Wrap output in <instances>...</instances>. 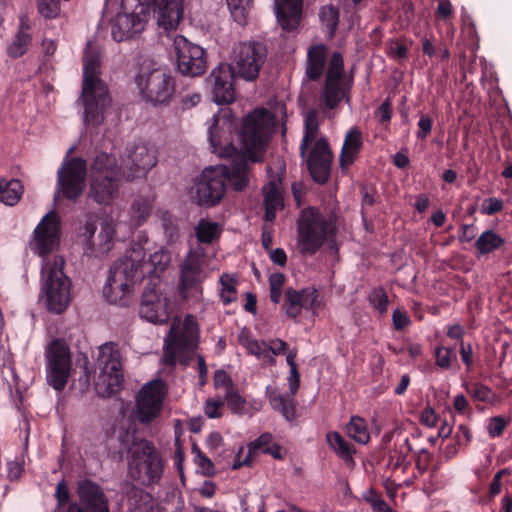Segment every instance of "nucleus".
<instances>
[{
  "instance_id": "6ab92c4d",
  "label": "nucleus",
  "mask_w": 512,
  "mask_h": 512,
  "mask_svg": "<svg viewBox=\"0 0 512 512\" xmlns=\"http://www.w3.org/2000/svg\"><path fill=\"white\" fill-rule=\"evenodd\" d=\"M86 180V160L81 157H64L57 171L56 192H83Z\"/></svg>"
},
{
  "instance_id": "5fc2aeb1",
  "label": "nucleus",
  "mask_w": 512,
  "mask_h": 512,
  "mask_svg": "<svg viewBox=\"0 0 512 512\" xmlns=\"http://www.w3.org/2000/svg\"><path fill=\"white\" fill-rule=\"evenodd\" d=\"M162 227L169 242H174L179 235V227L176 217L166 211L162 214Z\"/></svg>"
},
{
  "instance_id": "5701e85b",
  "label": "nucleus",
  "mask_w": 512,
  "mask_h": 512,
  "mask_svg": "<svg viewBox=\"0 0 512 512\" xmlns=\"http://www.w3.org/2000/svg\"><path fill=\"white\" fill-rule=\"evenodd\" d=\"M237 74L232 66L219 64L213 69L209 81L212 83V98L217 104H231L236 99L234 80Z\"/></svg>"
},
{
  "instance_id": "c756f323",
  "label": "nucleus",
  "mask_w": 512,
  "mask_h": 512,
  "mask_svg": "<svg viewBox=\"0 0 512 512\" xmlns=\"http://www.w3.org/2000/svg\"><path fill=\"white\" fill-rule=\"evenodd\" d=\"M328 58V48L324 44L311 46L307 52L306 76L310 81H318L324 74Z\"/></svg>"
},
{
  "instance_id": "6e6552de",
  "label": "nucleus",
  "mask_w": 512,
  "mask_h": 512,
  "mask_svg": "<svg viewBox=\"0 0 512 512\" xmlns=\"http://www.w3.org/2000/svg\"><path fill=\"white\" fill-rule=\"evenodd\" d=\"M143 266L139 259L125 256L111 266L103 295L111 304L127 306V295L131 292L139 269Z\"/></svg>"
},
{
  "instance_id": "052dcab7",
  "label": "nucleus",
  "mask_w": 512,
  "mask_h": 512,
  "mask_svg": "<svg viewBox=\"0 0 512 512\" xmlns=\"http://www.w3.org/2000/svg\"><path fill=\"white\" fill-rule=\"evenodd\" d=\"M273 443V436L271 433H263L257 439L249 443L248 450L252 456L255 457L258 451L265 453L267 446H271Z\"/></svg>"
},
{
  "instance_id": "4be33fe9",
  "label": "nucleus",
  "mask_w": 512,
  "mask_h": 512,
  "mask_svg": "<svg viewBox=\"0 0 512 512\" xmlns=\"http://www.w3.org/2000/svg\"><path fill=\"white\" fill-rule=\"evenodd\" d=\"M77 492L83 506L72 503L66 512H109L107 498L95 482L88 479L80 481Z\"/></svg>"
},
{
  "instance_id": "c85d7f7f",
  "label": "nucleus",
  "mask_w": 512,
  "mask_h": 512,
  "mask_svg": "<svg viewBox=\"0 0 512 512\" xmlns=\"http://www.w3.org/2000/svg\"><path fill=\"white\" fill-rule=\"evenodd\" d=\"M303 0H275L277 20L283 30L294 31L300 21Z\"/></svg>"
},
{
  "instance_id": "de8ad7c7",
  "label": "nucleus",
  "mask_w": 512,
  "mask_h": 512,
  "mask_svg": "<svg viewBox=\"0 0 512 512\" xmlns=\"http://www.w3.org/2000/svg\"><path fill=\"white\" fill-rule=\"evenodd\" d=\"M286 277L281 272L272 273L269 276L270 300L274 304H279L282 298L283 287Z\"/></svg>"
},
{
  "instance_id": "69168bd1",
  "label": "nucleus",
  "mask_w": 512,
  "mask_h": 512,
  "mask_svg": "<svg viewBox=\"0 0 512 512\" xmlns=\"http://www.w3.org/2000/svg\"><path fill=\"white\" fill-rule=\"evenodd\" d=\"M433 120L428 114H422L418 121V131L416 136L419 140H425L431 133Z\"/></svg>"
},
{
  "instance_id": "cd10ccee",
  "label": "nucleus",
  "mask_w": 512,
  "mask_h": 512,
  "mask_svg": "<svg viewBox=\"0 0 512 512\" xmlns=\"http://www.w3.org/2000/svg\"><path fill=\"white\" fill-rule=\"evenodd\" d=\"M288 183L284 159L280 156L271 158L266 165V180L261 192H285Z\"/></svg>"
},
{
  "instance_id": "7ed1b4c3",
  "label": "nucleus",
  "mask_w": 512,
  "mask_h": 512,
  "mask_svg": "<svg viewBox=\"0 0 512 512\" xmlns=\"http://www.w3.org/2000/svg\"><path fill=\"white\" fill-rule=\"evenodd\" d=\"M299 251L314 255L324 244L335 243L338 233V217L335 213L324 214L315 206L301 210L296 222Z\"/></svg>"
},
{
  "instance_id": "c9c22d12",
  "label": "nucleus",
  "mask_w": 512,
  "mask_h": 512,
  "mask_svg": "<svg viewBox=\"0 0 512 512\" xmlns=\"http://www.w3.org/2000/svg\"><path fill=\"white\" fill-rule=\"evenodd\" d=\"M152 203L153 200L142 196L133 201L128 212L130 227L137 228L147 220L152 211Z\"/></svg>"
},
{
  "instance_id": "aec40b11",
  "label": "nucleus",
  "mask_w": 512,
  "mask_h": 512,
  "mask_svg": "<svg viewBox=\"0 0 512 512\" xmlns=\"http://www.w3.org/2000/svg\"><path fill=\"white\" fill-rule=\"evenodd\" d=\"M97 230L96 221L88 219L85 225L80 228L79 235L85 239L86 253L95 254L96 256L106 255L113 247V238L115 235L116 224L112 217H106L101 221V230L98 235L99 243L93 241L94 234Z\"/></svg>"
},
{
  "instance_id": "9d476101",
  "label": "nucleus",
  "mask_w": 512,
  "mask_h": 512,
  "mask_svg": "<svg viewBox=\"0 0 512 512\" xmlns=\"http://www.w3.org/2000/svg\"><path fill=\"white\" fill-rule=\"evenodd\" d=\"M121 12L111 20V35L122 42L140 34L150 15V7L140 0H122Z\"/></svg>"
},
{
  "instance_id": "423d86ee",
  "label": "nucleus",
  "mask_w": 512,
  "mask_h": 512,
  "mask_svg": "<svg viewBox=\"0 0 512 512\" xmlns=\"http://www.w3.org/2000/svg\"><path fill=\"white\" fill-rule=\"evenodd\" d=\"M128 448V468L132 479L149 486L160 482L165 461L154 444L145 438H136Z\"/></svg>"
},
{
  "instance_id": "e433bc0d",
  "label": "nucleus",
  "mask_w": 512,
  "mask_h": 512,
  "mask_svg": "<svg viewBox=\"0 0 512 512\" xmlns=\"http://www.w3.org/2000/svg\"><path fill=\"white\" fill-rule=\"evenodd\" d=\"M413 447L408 438L401 443H395L394 448L388 454V465L394 470L402 468L403 471L410 465L409 455Z\"/></svg>"
},
{
  "instance_id": "e2e57ef3",
  "label": "nucleus",
  "mask_w": 512,
  "mask_h": 512,
  "mask_svg": "<svg viewBox=\"0 0 512 512\" xmlns=\"http://www.w3.org/2000/svg\"><path fill=\"white\" fill-rule=\"evenodd\" d=\"M225 194H194L192 202L199 206L210 208L218 205Z\"/></svg>"
},
{
  "instance_id": "49530a36",
  "label": "nucleus",
  "mask_w": 512,
  "mask_h": 512,
  "mask_svg": "<svg viewBox=\"0 0 512 512\" xmlns=\"http://www.w3.org/2000/svg\"><path fill=\"white\" fill-rule=\"evenodd\" d=\"M344 77V59L341 52L332 53L325 79L343 80Z\"/></svg>"
},
{
  "instance_id": "a878e982",
  "label": "nucleus",
  "mask_w": 512,
  "mask_h": 512,
  "mask_svg": "<svg viewBox=\"0 0 512 512\" xmlns=\"http://www.w3.org/2000/svg\"><path fill=\"white\" fill-rule=\"evenodd\" d=\"M363 148V134L359 127L350 128L343 140L339 154V166L342 171L348 170L358 159Z\"/></svg>"
},
{
  "instance_id": "dca6fc26",
  "label": "nucleus",
  "mask_w": 512,
  "mask_h": 512,
  "mask_svg": "<svg viewBox=\"0 0 512 512\" xmlns=\"http://www.w3.org/2000/svg\"><path fill=\"white\" fill-rule=\"evenodd\" d=\"M173 50L176 57L178 71L185 76L197 77L207 69L205 50L184 36L178 35L173 42Z\"/></svg>"
},
{
  "instance_id": "2eb2a0df",
  "label": "nucleus",
  "mask_w": 512,
  "mask_h": 512,
  "mask_svg": "<svg viewBox=\"0 0 512 512\" xmlns=\"http://www.w3.org/2000/svg\"><path fill=\"white\" fill-rule=\"evenodd\" d=\"M121 179L115 156L105 152L96 154L90 168V192H117Z\"/></svg>"
},
{
  "instance_id": "f3484780",
  "label": "nucleus",
  "mask_w": 512,
  "mask_h": 512,
  "mask_svg": "<svg viewBox=\"0 0 512 512\" xmlns=\"http://www.w3.org/2000/svg\"><path fill=\"white\" fill-rule=\"evenodd\" d=\"M300 157L306 163L307 170L315 182L327 183L331 176L334 154L326 137L321 136L314 145L300 154Z\"/></svg>"
},
{
  "instance_id": "79ce46f5",
  "label": "nucleus",
  "mask_w": 512,
  "mask_h": 512,
  "mask_svg": "<svg viewBox=\"0 0 512 512\" xmlns=\"http://www.w3.org/2000/svg\"><path fill=\"white\" fill-rule=\"evenodd\" d=\"M219 281L222 286L220 299L224 305H230L237 300V281L229 274H223Z\"/></svg>"
},
{
  "instance_id": "ea45409f",
  "label": "nucleus",
  "mask_w": 512,
  "mask_h": 512,
  "mask_svg": "<svg viewBox=\"0 0 512 512\" xmlns=\"http://www.w3.org/2000/svg\"><path fill=\"white\" fill-rule=\"evenodd\" d=\"M222 229L216 222L201 219L195 229L197 240L203 244H211L219 239Z\"/></svg>"
},
{
  "instance_id": "473e14b6",
  "label": "nucleus",
  "mask_w": 512,
  "mask_h": 512,
  "mask_svg": "<svg viewBox=\"0 0 512 512\" xmlns=\"http://www.w3.org/2000/svg\"><path fill=\"white\" fill-rule=\"evenodd\" d=\"M345 97L346 89L342 85V80L325 79L320 93V104L323 108L335 109Z\"/></svg>"
},
{
  "instance_id": "0e129e2a",
  "label": "nucleus",
  "mask_w": 512,
  "mask_h": 512,
  "mask_svg": "<svg viewBox=\"0 0 512 512\" xmlns=\"http://www.w3.org/2000/svg\"><path fill=\"white\" fill-rule=\"evenodd\" d=\"M388 56L397 61L405 60L408 57V48L398 40L391 41L388 47Z\"/></svg>"
},
{
  "instance_id": "7c9ffc66",
  "label": "nucleus",
  "mask_w": 512,
  "mask_h": 512,
  "mask_svg": "<svg viewBox=\"0 0 512 512\" xmlns=\"http://www.w3.org/2000/svg\"><path fill=\"white\" fill-rule=\"evenodd\" d=\"M326 443L329 448L345 463L349 468L355 466L354 454L356 449L352 443L346 440L338 431H329L326 433Z\"/></svg>"
},
{
  "instance_id": "a211bd4d",
  "label": "nucleus",
  "mask_w": 512,
  "mask_h": 512,
  "mask_svg": "<svg viewBox=\"0 0 512 512\" xmlns=\"http://www.w3.org/2000/svg\"><path fill=\"white\" fill-rule=\"evenodd\" d=\"M164 399L163 383L154 380L145 384L136 396V417L142 424H149L162 410Z\"/></svg>"
},
{
  "instance_id": "a19ab883",
  "label": "nucleus",
  "mask_w": 512,
  "mask_h": 512,
  "mask_svg": "<svg viewBox=\"0 0 512 512\" xmlns=\"http://www.w3.org/2000/svg\"><path fill=\"white\" fill-rule=\"evenodd\" d=\"M350 438L360 444H367L370 440V433L366 421L359 416H352L346 426Z\"/></svg>"
},
{
  "instance_id": "37998d69",
  "label": "nucleus",
  "mask_w": 512,
  "mask_h": 512,
  "mask_svg": "<svg viewBox=\"0 0 512 512\" xmlns=\"http://www.w3.org/2000/svg\"><path fill=\"white\" fill-rule=\"evenodd\" d=\"M264 207V220L267 222L274 221L277 211L285 207L283 194H265Z\"/></svg>"
},
{
  "instance_id": "09e8293b",
  "label": "nucleus",
  "mask_w": 512,
  "mask_h": 512,
  "mask_svg": "<svg viewBox=\"0 0 512 512\" xmlns=\"http://www.w3.org/2000/svg\"><path fill=\"white\" fill-rule=\"evenodd\" d=\"M223 400H225V403H227V406L232 413L238 415H243L245 413L246 400L239 394L236 387L232 390L226 391Z\"/></svg>"
},
{
  "instance_id": "bf43d9fd",
  "label": "nucleus",
  "mask_w": 512,
  "mask_h": 512,
  "mask_svg": "<svg viewBox=\"0 0 512 512\" xmlns=\"http://www.w3.org/2000/svg\"><path fill=\"white\" fill-rule=\"evenodd\" d=\"M509 419L503 416H494L489 419L488 433L491 438L499 437L509 425Z\"/></svg>"
},
{
  "instance_id": "864d4df0",
  "label": "nucleus",
  "mask_w": 512,
  "mask_h": 512,
  "mask_svg": "<svg viewBox=\"0 0 512 512\" xmlns=\"http://www.w3.org/2000/svg\"><path fill=\"white\" fill-rule=\"evenodd\" d=\"M232 16L239 24L246 22L245 11L249 8L253 0H226Z\"/></svg>"
},
{
  "instance_id": "f704fd0d",
  "label": "nucleus",
  "mask_w": 512,
  "mask_h": 512,
  "mask_svg": "<svg viewBox=\"0 0 512 512\" xmlns=\"http://www.w3.org/2000/svg\"><path fill=\"white\" fill-rule=\"evenodd\" d=\"M217 123L218 117L214 116V123L210 126L208 132V139L212 152L220 157H229L236 151V149L227 138H222Z\"/></svg>"
},
{
  "instance_id": "4c0bfd02",
  "label": "nucleus",
  "mask_w": 512,
  "mask_h": 512,
  "mask_svg": "<svg viewBox=\"0 0 512 512\" xmlns=\"http://www.w3.org/2000/svg\"><path fill=\"white\" fill-rule=\"evenodd\" d=\"M505 240L493 230H486L478 237L474 247L479 255L493 253L504 246Z\"/></svg>"
},
{
  "instance_id": "ddd939ff",
  "label": "nucleus",
  "mask_w": 512,
  "mask_h": 512,
  "mask_svg": "<svg viewBox=\"0 0 512 512\" xmlns=\"http://www.w3.org/2000/svg\"><path fill=\"white\" fill-rule=\"evenodd\" d=\"M267 57V49L261 42H243L233 49L231 63L238 77L248 81L257 78L260 68Z\"/></svg>"
},
{
  "instance_id": "1a4fd4ad",
  "label": "nucleus",
  "mask_w": 512,
  "mask_h": 512,
  "mask_svg": "<svg viewBox=\"0 0 512 512\" xmlns=\"http://www.w3.org/2000/svg\"><path fill=\"white\" fill-rule=\"evenodd\" d=\"M97 365L100 370L95 384L97 393L102 397L118 393L124 383V374L117 344L108 342L99 347Z\"/></svg>"
},
{
  "instance_id": "bb28decb",
  "label": "nucleus",
  "mask_w": 512,
  "mask_h": 512,
  "mask_svg": "<svg viewBox=\"0 0 512 512\" xmlns=\"http://www.w3.org/2000/svg\"><path fill=\"white\" fill-rule=\"evenodd\" d=\"M157 163L155 150L144 143L136 144L129 153L127 166L132 173L128 177L136 178L145 175Z\"/></svg>"
},
{
  "instance_id": "20e7f679",
  "label": "nucleus",
  "mask_w": 512,
  "mask_h": 512,
  "mask_svg": "<svg viewBox=\"0 0 512 512\" xmlns=\"http://www.w3.org/2000/svg\"><path fill=\"white\" fill-rule=\"evenodd\" d=\"M200 337V329L196 318L185 315L183 321L175 317L165 339L163 362L168 367H175L179 362L188 366L191 354L196 350Z\"/></svg>"
},
{
  "instance_id": "4d7b16f0",
  "label": "nucleus",
  "mask_w": 512,
  "mask_h": 512,
  "mask_svg": "<svg viewBox=\"0 0 512 512\" xmlns=\"http://www.w3.org/2000/svg\"><path fill=\"white\" fill-rule=\"evenodd\" d=\"M433 460L434 455L425 448L414 453L415 468L420 475L429 470Z\"/></svg>"
},
{
  "instance_id": "13d9d810",
  "label": "nucleus",
  "mask_w": 512,
  "mask_h": 512,
  "mask_svg": "<svg viewBox=\"0 0 512 512\" xmlns=\"http://www.w3.org/2000/svg\"><path fill=\"white\" fill-rule=\"evenodd\" d=\"M213 386L216 390H223L224 394L236 387L231 376L223 369L214 372Z\"/></svg>"
},
{
  "instance_id": "3c124183",
  "label": "nucleus",
  "mask_w": 512,
  "mask_h": 512,
  "mask_svg": "<svg viewBox=\"0 0 512 512\" xmlns=\"http://www.w3.org/2000/svg\"><path fill=\"white\" fill-rule=\"evenodd\" d=\"M435 363L441 369L449 370L452 367V361L456 360V354L452 348L437 345L434 349Z\"/></svg>"
},
{
  "instance_id": "a18cd8bd",
  "label": "nucleus",
  "mask_w": 512,
  "mask_h": 512,
  "mask_svg": "<svg viewBox=\"0 0 512 512\" xmlns=\"http://www.w3.org/2000/svg\"><path fill=\"white\" fill-rule=\"evenodd\" d=\"M368 302L381 316L387 313L389 298L383 287H377L371 290L368 295Z\"/></svg>"
},
{
  "instance_id": "603ef678",
  "label": "nucleus",
  "mask_w": 512,
  "mask_h": 512,
  "mask_svg": "<svg viewBox=\"0 0 512 512\" xmlns=\"http://www.w3.org/2000/svg\"><path fill=\"white\" fill-rule=\"evenodd\" d=\"M466 391L475 400L481 402H490L494 396L492 390L482 383L465 384Z\"/></svg>"
},
{
  "instance_id": "412c9836",
  "label": "nucleus",
  "mask_w": 512,
  "mask_h": 512,
  "mask_svg": "<svg viewBox=\"0 0 512 512\" xmlns=\"http://www.w3.org/2000/svg\"><path fill=\"white\" fill-rule=\"evenodd\" d=\"M321 308L322 302L319 300V292L315 287H306L300 290L292 287L286 288L282 309L288 318L296 320L303 309L317 314Z\"/></svg>"
},
{
  "instance_id": "b1692460",
  "label": "nucleus",
  "mask_w": 512,
  "mask_h": 512,
  "mask_svg": "<svg viewBox=\"0 0 512 512\" xmlns=\"http://www.w3.org/2000/svg\"><path fill=\"white\" fill-rule=\"evenodd\" d=\"M139 315L141 318L154 324H165L170 319L166 304L155 289L149 287L143 292Z\"/></svg>"
},
{
  "instance_id": "2f4dec72",
  "label": "nucleus",
  "mask_w": 512,
  "mask_h": 512,
  "mask_svg": "<svg viewBox=\"0 0 512 512\" xmlns=\"http://www.w3.org/2000/svg\"><path fill=\"white\" fill-rule=\"evenodd\" d=\"M30 29L31 27L28 19L21 17L15 38L7 47V54L11 58H20L28 51V48L32 43Z\"/></svg>"
},
{
  "instance_id": "39448f33",
  "label": "nucleus",
  "mask_w": 512,
  "mask_h": 512,
  "mask_svg": "<svg viewBox=\"0 0 512 512\" xmlns=\"http://www.w3.org/2000/svg\"><path fill=\"white\" fill-rule=\"evenodd\" d=\"M134 84L140 98L154 107L169 105L176 91L171 72L146 61L139 65Z\"/></svg>"
},
{
  "instance_id": "f8f14e48",
  "label": "nucleus",
  "mask_w": 512,
  "mask_h": 512,
  "mask_svg": "<svg viewBox=\"0 0 512 512\" xmlns=\"http://www.w3.org/2000/svg\"><path fill=\"white\" fill-rule=\"evenodd\" d=\"M46 379L56 391H62L71 370V354L63 339H53L45 350Z\"/></svg>"
},
{
  "instance_id": "393cba45",
  "label": "nucleus",
  "mask_w": 512,
  "mask_h": 512,
  "mask_svg": "<svg viewBox=\"0 0 512 512\" xmlns=\"http://www.w3.org/2000/svg\"><path fill=\"white\" fill-rule=\"evenodd\" d=\"M157 24L165 30L176 29L183 16V0H152Z\"/></svg>"
},
{
  "instance_id": "72a5a7b5",
  "label": "nucleus",
  "mask_w": 512,
  "mask_h": 512,
  "mask_svg": "<svg viewBox=\"0 0 512 512\" xmlns=\"http://www.w3.org/2000/svg\"><path fill=\"white\" fill-rule=\"evenodd\" d=\"M295 395H283L277 390L269 393V402L275 411H278L285 420L292 422L296 418V400Z\"/></svg>"
},
{
  "instance_id": "338daca9",
  "label": "nucleus",
  "mask_w": 512,
  "mask_h": 512,
  "mask_svg": "<svg viewBox=\"0 0 512 512\" xmlns=\"http://www.w3.org/2000/svg\"><path fill=\"white\" fill-rule=\"evenodd\" d=\"M420 423L428 428L436 427L439 416L431 406L425 407L420 413Z\"/></svg>"
},
{
  "instance_id": "8fccbe9b",
  "label": "nucleus",
  "mask_w": 512,
  "mask_h": 512,
  "mask_svg": "<svg viewBox=\"0 0 512 512\" xmlns=\"http://www.w3.org/2000/svg\"><path fill=\"white\" fill-rule=\"evenodd\" d=\"M321 22L329 29L333 35L339 24V10L333 5L323 6L320 10Z\"/></svg>"
},
{
  "instance_id": "f257e3e1",
  "label": "nucleus",
  "mask_w": 512,
  "mask_h": 512,
  "mask_svg": "<svg viewBox=\"0 0 512 512\" xmlns=\"http://www.w3.org/2000/svg\"><path fill=\"white\" fill-rule=\"evenodd\" d=\"M268 111L256 109L248 114L242 123L241 140L245 158L236 161L231 168L226 165L206 167L195 179L190 192H226L231 187L242 192L249 183L250 162H260L269 140L266 123Z\"/></svg>"
},
{
  "instance_id": "774afa93",
  "label": "nucleus",
  "mask_w": 512,
  "mask_h": 512,
  "mask_svg": "<svg viewBox=\"0 0 512 512\" xmlns=\"http://www.w3.org/2000/svg\"><path fill=\"white\" fill-rule=\"evenodd\" d=\"M392 322L393 327L396 331H402L403 329L410 325L411 320L406 312L397 308L393 311Z\"/></svg>"
},
{
  "instance_id": "58836bf2",
  "label": "nucleus",
  "mask_w": 512,
  "mask_h": 512,
  "mask_svg": "<svg viewBox=\"0 0 512 512\" xmlns=\"http://www.w3.org/2000/svg\"><path fill=\"white\" fill-rule=\"evenodd\" d=\"M319 134V122L314 112H310L305 116L304 119V131L303 137L299 147V154H303L309 146L314 145L315 142L320 138Z\"/></svg>"
},
{
  "instance_id": "0eeeda50",
  "label": "nucleus",
  "mask_w": 512,
  "mask_h": 512,
  "mask_svg": "<svg viewBox=\"0 0 512 512\" xmlns=\"http://www.w3.org/2000/svg\"><path fill=\"white\" fill-rule=\"evenodd\" d=\"M64 265V258L57 255L41 267V296L47 309L56 314L64 312L71 300V280L63 271Z\"/></svg>"
},
{
  "instance_id": "c03bdc74",
  "label": "nucleus",
  "mask_w": 512,
  "mask_h": 512,
  "mask_svg": "<svg viewBox=\"0 0 512 512\" xmlns=\"http://www.w3.org/2000/svg\"><path fill=\"white\" fill-rule=\"evenodd\" d=\"M239 343L245 347L248 354L254 355L257 358L262 357V354L264 353L262 346H267L264 341L259 342L257 339L253 338L251 332L247 329H243L241 331L239 335Z\"/></svg>"
},
{
  "instance_id": "9b49d317",
  "label": "nucleus",
  "mask_w": 512,
  "mask_h": 512,
  "mask_svg": "<svg viewBox=\"0 0 512 512\" xmlns=\"http://www.w3.org/2000/svg\"><path fill=\"white\" fill-rule=\"evenodd\" d=\"M62 236V221L56 210L46 213L32 233L29 242L31 251L42 258V263L51 261L49 255L60 246Z\"/></svg>"
},
{
  "instance_id": "680f3d73",
  "label": "nucleus",
  "mask_w": 512,
  "mask_h": 512,
  "mask_svg": "<svg viewBox=\"0 0 512 512\" xmlns=\"http://www.w3.org/2000/svg\"><path fill=\"white\" fill-rule=\"evenodd\" d=\"M225 405L223 398H209L205 403V415L210 419H217L222 416V408Z\"/></svg>"
},
{
  "instance_id": "f03ea898",
  "label": "nucleus",
  "mask_w": 512,
  "mask_h": 512,
  "mask_svg": "<svg viewBox=\"0 0 512 512\" xmlns=\"http://www.w3.org/2000/svg\"><path fill=\"white\" fill-rule=\"evenodd\" d=\"M80 100L84 106V123L98 127L104 121V113L111 97L107 85L100 78V58L88 43L83 56V81Z\"/></svg>"
},
{
  "instance_id": "4468645a",
  "label": "nucleus",
  "mask_w": 512,
  "mask_h": 512,
  "mask_svg": "<svg viewBox=\"0 0 512 512\" xmlns=\"http://www.w3.org/2000/svg\"><path fill=\"white\" fill-rule=\"evenodd\" d=\"M204 262L202 253L191 250L181 264L179 293L183 299L201 300L203 294L202 283L206 277L203 271Z\"/></svg>"
},
{
  "instance_id": "6e6d98bb",
  "label": "nucleus",
  "mask_w": 512,
  "mask_h": 512,
  "mask_svg": "<svg viewBox=\"0 0 512 512\" xmlns=\"http://www.w3.org/2000/svg\"><path fill=\"white\" fill-rule=\"evenodd\" d=\"M37 9L46 19H54L60 14L59 0H37Z\"/></svg>"
}]
</instances>
